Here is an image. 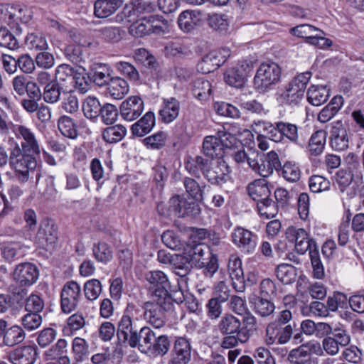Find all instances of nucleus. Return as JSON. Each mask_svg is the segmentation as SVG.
Returning <instances> with one entry per match:
<instances>
[{"mask_svg":"<svg viewBox=\"0 0 364 364\" xmlns=\"http://www.w3.org/2000/svg\"><path fill=\"white\" fill-rule=\"evenodd\" d=\"M39 153L25 151L18 144L11 150L9 156V164L16 173V176L21 182H26L28 178L30 170H33L37 165L35 158Z\"/></svg>","mask_w":364,"mask_h":364,"instance_id":"f257e3e1","label":"nucleus"},{"mask_svg":"<svg viewBox=\"0 0 364 364\" xmlns=\"http://www.w3.org/2000/svg\"><path fill=\"white\" fill-rule=\"evenodd\" d=\"M282 69L274 62L262 63L257 70L254 77L255 88L259 92H265L281 80Z\"/></svg>","mask_w":364,"mask_h":364,"instance_id":"f03ea898","label":"nucleus"},{"mask_svg":"<svg viewBox=\"0 0 364 364\" xmlns=\"http://www.w3.org/2000/svg\"><path fill=\"white\" fill-rule=\"evenodd\" d=\"M137 309L133 304H128L117 323V337L119 344H127L130 347L136 339L139 328L133 320Z\"/></svg>","mask_w":364,"mask_h":364,"instance_id":"7ed1b4c3","label":"nucleus"},{"mask_svg":"<svg viewBox=\"0 0 364 364\" xmlns=\"http://www.w3.org/2000/svg\"><path fill=\"white\" fill-rule=\"evenodd\" d=\"M154 301L145 302L143 308L144 319L156 328L163 327L166 323L165 311H170V299L159 296Z\"/></svg>","mask_w":364,"mask_h":364,"instance_id":"20e7f679","label":"nucleus"},{"mask_svg":"<svg viewBox=\"0 0 364 364\" xmlns=\"http://www.w3.org/2000/svg\"><path fill=\"white\" fill-rule=\"evenodd\" d=\"M248 164L255 172L264 178L270 176L274 170L279 171L281 168L279 156L274 151L263 154L258 161L248 159Z\"/></svg>","mask_w":364,"mask_h":364,"instance_id":"39448f33","label":"nucleus"},{"mask_svg":"<svg viewBox=\"0 0 364 364\" xmlns=\"http://www.w3.org/2000/svg\"><path fill=\"white\" fill-rule=\"evenodd\" d=\"M192 346L191 339L176 337L171 350L167 364H188L191 360Z\"/></svg>","mask_w":364,"mask_h":364,"instance_id":"423d86ee","label":"nucleus"},{"mask_svg":"<svg viewBox=\"0 0 364 364\" xmlns=\"http://www.w3.org/2000/svg\"><path fill=\"white\" fill-rule=\"evenodd\" d=\"M286 237L289 242L294 243L295 250L300 255L317 247L314 240L309 238V234L303 228L291 226L286 231Z\"/></svg>","mask_w":364,"mask_h":364,"instance_id":"0eeeda50","label":"nucleus"},{"mask_svg":"<svg viewBox=\"0 0 364 364\" xmlns=\"http://www.w3.org/2000/svg\"><path fill=\"white\" fill-rule=\"evenodd\" d=\"M296 323L281 324L276 322L269 323L266 328V343L273 344L276 341L279 344L287 343L292 336Z\"/></svg>","mask_w":364,"mask_h":364,"instance_id":"6e6552de","label":"nucleus"},{"mask_svg":"<svg viewBox=\"0 0 364 364\" xmlns=\"http://www.w3.org/2000/svg\"><path fill=\"white\" fill-rule=\"evenodd\" d=\"M230 173L228 164L220 159L215 163L209 161L208 168H206L203 177L210 184L221 186L227 182Z\"/></svg>","mask_w":364,"mask_h":364,"instance_id":"1a4fd4ad","label":"nucleus"},{"mask_svg":"<svg viewBox=\"0 0 364 364\" xmlns=\"http://www.w3.org/2000/svg\"><path fill=\"white\" fill-rule=\"evenodd\" d=\"M81 295L80 285L75 281L66 282L61 291V309L65 314L75 310Z\"/></svg>","mask_w":364,"mask_h":364,"instance_id":"9d476101","label":"nucleus"},{"mask_svg":"<svg viewBox=\"0 0 364 364\" xmlns=\"http://www.w3.org/2000/svg\"><path fill=\"white\" fill-rule=\"evenodd\" d=\"M230 55V50L227 48L213 50L202 58L198 63L197 68L203 73L214 72L225 63Z\"/></svg>","mask_w":364,"mask_h":364,"instance_id":"9b49d317","label":"nucleus"},{"mask_svg":"<svg viewBox=\"0 0 364 364\" xmlns=\"http://www.w3.org/2000/svg\"><path fill=\"white\" fill-rule=\"evenodd\" d=\"M13 277L14 281L21 288L30 287L38 280L39 271L35 264L23 262L16 267Z\"/></svg>","mask_w":364,"mask_h":364,"instance_id":"f8f14e48","label":"nucleus"},{"mask_svg":"<svg viewBox=\"0 0 364 364\" xmlns=\"http://www.w3.org/2000/svg\"><path fill=\"white\" fill-rule=\"evenodd\" d=\"M330 134V145L333 150L343 151L348 148L350 136L346 126L341 120L332 123Z\"/></svg>","mask_w":364,"mask_h":364,"instance_id":"ddd939ff","label":"nucleus"},{"mask_svg":"<svg viewBox=\"0 0 364 364\" xmlns=\"http://www.w3.org/2000/svg\"><path fill=\"white\" fill-rule=\"evenodd\" d=\"M183 252L193 267L202 269L204 261L211 257L212 251L208 246L203 244H188L184 248Z\"/></svg>","mask_w":364,"mask_h":364,"instance_id":"4468645a","label":"nucleus"},{"mask_svg":"<svg viewBox=\"0 0 364 364\" xmlns=\"http://www.w3.org/2000/svg\"><path fill=\"white\" fill-rule=\"evenodd\" d=\"M113 70L110 66L105 63H92L87 73L89 80L96 86L104 87L109 83L112 78Z\"/></svg>","mask_w":364,"mask_h":364,"instance_id":"2eb2a0df","label":"nucleus"},{"mask_svg":"<svg viewBox=\"0 0 364 364\" xmlns=\"http://www.w3.org/2000/svg\"><path fill=\"white\" fill-rule=\"evenodd\" d=\"M38 353L35 346H19L7 353V358L12 364H33Z\"/></svg>","mask_w":364,"mask_h":364,"instance_id":"dca6fc26","label":"nucleus"},{"mask_svg":"<svg viewBox=\"0 0 364 364\" xmlns=\"http://www.w3.org/2000/svg\"><path fill=\"white\" fill-rule=\"evenodd\" d=\"M232 241L238 247L252 252L256 247L257 236L247 229L237 227L232 233Z\"/></svg>","mask_w":364,"mask_h":364,"instance_id":"f3484780","label":"nucleus"},{"mask_svg":"<svg viewBox=\"0 0 364 364\" xmlns=\"http://www.w3.org/2000/svg\"><path fill=\"white\" fill-rule=\"evenodd\" d=\"M145 279L149 283L150 287L154 289L153 298H159V294H163L169 289V279L162 271H150L146 274Z\"/></svg>","mask_w":364,"mask_h":364,"instance_id":"a211bd4d","label":"nucleus"},{"mask_svg":"<svg viewBox=\"0 0 364 364\" xmlns=\"http://www.w3.org/2000/svg\"><path fill=\"white\" fill-rule=\"evenodd\" d=\"M144 110V102L138 96H132L120 105V113L123 119L132 121L138 118Z\"/></svg>","mask_w":364,"mask_h":364,"instance_id":"6ab92c4d","label":"nucleus"},{"mask_svg":"<svg viewBox=\"0 0 364 364\" xmlns=\"http://www.w3.org/2000/svg\"><path fill=\"white\" fill-rule=\"evenodd\" d=\"M218 328L223 335L248 333L245 328L242 327L240 320L231 314H225L222 316L218 324Z\"/></svg>","mask_w":364,"mask_h":364,"instance_id":"aec40b11","label":"nucleus"},{"mask_svg":"<svg viewBox=\"0 0 364 364\" xmlns=\"http://www.w3.org/2000/svg\"><path fill=\"white\" fill-rule=\"evenodd\" d=\"M156 334L149 326H144L139 328L136 339L134 338L131 348H138V349L144 353H149L151 348Z\"/></svg>","mask_w":364,"mask_h":364,"instance_id":"412c9836","label":"nucleus"},{"mask_svg":"<svg viewBox=\"0 0 364 364\" xmlns=\"http://www.w3.org/2000/svg\"><path fill=\"white\" fill-rule=\"evenodd\" d=\"M171 267L173 272L179 277L178 279V285L186 284L189 280L188 276L191 273L193 267L183 252L182 254L176 255Z\"/></svg>","mask_w":364,"mask_h":364,"instance_id":"4be33fe9","label":"nucleus"},{"mask_svg":"<svg viewBox=\"0 0 364 364\" xmlns=\"http://www.w3.org/2000/svg\"><path fill=\"white\" fill-rule=\"evenodd\" d=\"M202 15L199 11L186 10L178 18V26L184 32H191L201 24Z\"/></svg>","mask_w":364,"mask_h":364,"instance_id":"5701e85b","label":"nucleus"},{"mask_svg":"<svg viewBox=\"0 0 364 364\" xmlns=\"http://www.w3.org/2000/svg\"><path fill=\"white\" fill-rule=\"evenodd\" d=\"M179 110L180 102L177 99H164L162 107L159 112L161 122L166 124L173 122L178 116Z\"/></svg>","mask_w":364,"mask_h":364,"instance_id":"b1692460","label":"nucleus"},{"mask_svg":"<svg viewBox=\"0 0 364 364\" xmlns=\"http://www.w3.org/2000/svg\"><path fill=\"white\" fill-rule=\"evenodd\" d=\"M279 123L278 129L281 130L282 141L285 139L295 145L304 146L305 139L299 135V127L296 124L282 121Z\"/></svg>","mask_w":364,"mask_h":364,"instance_id":"393cba45","label":"nucleus"},{"mask_svg":"<svg viewBox=\"0 0 364 364\" xmlns=\"http://www.w3.org/2000/svg\"><path fill=\"white\" fill-rule=\"evenodd\" d=\"M155 125V115L152 112H146L139 121L131 127L134 136L141 137L149 133Z\"/></svg>","mask_w":364,"mask_h":364,"instance_id":"a878e982","label":"nucleus"},{"mask_svg":"<svg viewBox=\"0 0 364 364\" xmlns=\"http://www.w3.org/2000/svg\"><path fill=\"white\" fill-rule=\"evenodd\" d=\"M26 337L24 331L18 326L14 325L8 328L6 322V328L3 331L2 345L8 347H14L22 343Z\"/></svg>","mask_w":364,"mask_h":364,"instance_id":"bb28decb","label":"nucleus"},{"mask_svg":"<svg viewBox=\"0 0 364 364\" xmlns=\"http://www.w3.org/2000/svg\"><path fill=\"white\" fill-rule=\"evenodd\" d=\"M249 196L257 203L268 199L271 195L270 189L265 179L255 181L247 186Z\"/></svg>","mask_w":364,"mask_h":364,"instance_id":"cd10ccee","label":"nucleus"},{"mask_svg":"<svg viewBox=\"0 0 364 364\" xmlns=\"http://www.w3.org/2000/svg\"><path fill=\"white\" fill-rule=\"evenodd\" d=\"M11 292L12 295L0 294V313L12 312L17 308L19 302L16 299L15 295L19 296L22 299L26 294L25 289H18L15 288Z\"/></svg>","mask_w":364,"mask_h":364,"instance_id":"c85d7f7f","label":"nucleus"},{"mask_svg":"<svg viewBox=\"0 0 364 364\" xmlns=\"http://www.w3.org/2000/svg\"><path fill=\"white\" fill-rule=\"evenodd\" d=\"M16 135L21 136L24 141L21 142V149L25 151L31 153H40L39 147L33 133L23 126H18L14 130Z\"/></svg>","mask_w":364,"mask_h":364,"instance_id":"c756f323","label":"nucleus"},{"mask_svg":"<svg viewBox=\"0 0 364 364\" xmlns=\"http://www.w3.org/2000/svg\"><path fill=\"white\" fill-rule=\"evenodd\" d=\"M74 73V69L68 65H60L55 70H50L47 72V88L53 82L60 83L61 82L70 80L73 74Z\"/></svg>","mask_w":364,"mask_h":364,"instance_id":"7c9ffc66","label":"nucleus"},{"mask_svg":"<svg viewBox=\"0 0 364 364\" xmlns=\"http://www.w3.org/2000/svg\"><path fill=\"white\" fill-rule=\"evenodd\" d=\"M252 305L255 314L261 317H267L272 314L275 309V306L269 299L260 296L255 295L250 300Z\"/></svg>","mask_w":364,"mask_h":364,"instance_id":"2f4dec72","label":"nucleus"},{"mask_svg":"<svg viewBox=\"0 0 364 364\" xmlns=\"http://www.w3.org/2000/svg\"><path fill=\"white\" fill-rule=\"evenodd\" d=\"M329 95L330 89L326 85H312L307 91L308 102L314 106H320L326 102Z\"/></svg>","mask_w":364,"mask_h":364,"instance_id":"473e14b6","label":"nucleus"},{"mask_svg":"<svg viewBox=\"0 0 364 364\" xmlns=\"http://www.w3.org/2000/svg\"><path fill=\"white\" fill-rule=\"evenodd\" d=\"M343 104V99L341 96L333 97L330 102L320 111L318 114V120L321 123L328 122L338 113Z\"/></svg>","mask_w":364,"mask_h":364,"instance_id":"72a5a7b5","label":"nucleus"},{"mask_svg":"<svg viewBox=\"0 0 364 364\" xmlns=\"http://www.w3.org/2000/svg\"><path fill=\"white\" fill-rule=\"evenodd\" d=\"M203 151L206 156L212 159L221 158L224 154L223 145L216 136H207L204 138Z\"/></svg>","mask_w":364,"mask_h":364,"instance_id":"f704fd0d","label":"nucleus"},{"mask_svg":"<svg viewBox=\"0 0 364 364\" xmlns=\"http://www.w3.org/2000/svg\"><path fill=\"white\" fill-rule=\"evenodd\" d=\"M108 93L117 100L122 99L129 92L127 82L119 77H112L109 83L106 85Z\"/></svg>","mask_w":364,"mask_h":364,"instance_id":"c9c22d12","label":"nucleus"},{"mask_svg":"<svg viewBox=\"0 0 364 364\" xmlns=\"http://www.w3.org/2000/svg\"><path fill=\"white\" fill-rule=\"evenodd\" d=\"M209 161L201 156H196L194 158L191 157L185 163V168L191 175L196 178H200V172L204 175L206 168H208Z\"/></svg>","mask_w":364,"mask_h":364,"instance_id":"e433bc0d","label":"nucleus"},{"mask_svg":"<svg viewBox=\"0 0 364 364\" xmlns=\"http://www.w3.org/2000/svg\"><path fill=\"white\" fill-rule=\"evenodd\" d=\"M326 133L318 130L315 132L309 139L308 151L310 156H317L323 151L326 144Z\"/></svg>","mask_w":364,"mask_h":364,"instance_id":"4c0bfd02","label":"nucleus"},{"mask_svg":"<svg viewBox=\"0 0 364 364\" xmlns=\"http://www.w3.org/2000/svg\"><path fill=\"white\" fill-rule=\"evenodd\" d=\"M119 7L114 0H97L94 4V14L97 18H107Z\"/></svg>","mask_w":364,"mask_h":364,"instance_id":"58836bf2","label":"nucleus"},{"mask_svg":"<svg viewBox=\"0 0 364 364\" xmlns=\"http://www.w3.org/2000/svg\"><path fill=\"white\" fill-rule=\"evenodd\" d=\"M183 186L190 197L196 201L203 200L204 190L206 185L200 186L198 182L191 177H185L183 180Z\"/></svg>","mask_w":364,"mask_h":364,"instance_id":"ea45409f","label":"nucleus"},{"mask_svg":"<svg viewBox=\"0 0 364 364\" xmlns=\"http://www.w3.org/2000/svg\"><path fill=\"white\" fill-rule=\"evenodd\" d=\"M67 342L65 339H59L55 345L53 346L47 353V361H58L60 364H69V358L63 355L66 352Z\"/></svg>","mask_w":364,"mask_h":364,"instance_id":"a19ab883","label":"nucleus"},{"mask_svg":"<svg viewBox=\"0 0 364 364\" xmlns=\"http://www.w3.org/2000/svg\"><path fill=\"white\" fill-rule=\"evenodd\" d=\"M191 91L194 97L199 100H205L211 94V85L204 77H199L192 82Z\"/></svg>","mask_w":364,"mask_h":364,"instance_id":"79ce46f5","label":"nucleus"},{"mask_svg":"<svg viewBox=\"0 0 364 364\" xmlns=\"http://www.w3.org/2000/svg\"><path fill=\"white\" fill-rule=\"evenodd\" d=\"M276 276L284 284L293 283L296 278V268L289 264H281L276 268Z\"/></svg>","mask_w":364,"mask_h":364,"instance_id":"37998d69","label":"nucleus"},{"mask_svg":"<svg viewBox=\"0 0 364 364\" xmlns=\"http://www.w3.org/2000/svg\"><path fill=\"white\" fill-rule=\"evenodd\" d=\"M92 252L95 259L103 264H106L111 261L113 257V251L112 247L104 242H100L97 244H94Z\"/></svg>","mask_w":364,"mask_h":364,"instance_id":"c03bdc74","label":"nucleus"},{"mask_svg":"<svg viewBox=\"0 0 364 364\" xmlns=\"http://www.w3.org/2000/svg\"><path fill=\"white\" fill-rule=\"evenodd\" d=\"M171 347V340L167 335H156L149 353L164 356L168 353Z\"/></svg>","mask_w":364,"mask_h":364,"instance_id":"a18cd8bd","label":"nucleus"},{"mask_svg":"<svg viewBox=\"0 0 364 364\" xmlns=\"http://www.w3.org/2000/svg\"><path fill=\"white\" fill-rule=\"evenodd\" d=\"M126 133V128L121 124H117L105 129L102 132V138L107 143H116L121 141Z\"/></svg>","mask_w":364,"mask_h":364,"instance_id":"49530a36","label":"nucleus"},{"mask_svg":"<svg viewBox=\"0 0 364 364\" xmlns=\"http://www.w3.org/2000/svg\"><path fill=\"white\" fill-rule=\"evenodd\" d=\"M129 33L135 38H141L151 34L149 17L143 18L131 24L129 27Z\"/></svg>","mask_w":364,"mask_h":364,"instance_id":"de8ad7c7","label":"nucleus"},{"mask_svg":"<svg viewBox=\"0 0 364 364\" xmlns=\"http://www.w3.org/2000/svg\"><path fill=\"white\" fill-rule=\"evenodd\" d=\"M102 105L99 100L95 97H87L82 103V111L84 115L90 119H95L100 116L102 111Z\"/></svg>","mask_w":364,"mask_h":364,"instance_id":"09e8293b","label":"nucleus"},{"mask_svg":"<svg viewBox=\"0 0 364 364\" xmlns=\"http://www.w3.org/2000/svg\"><path fill=\"white\" fill-rule=\"evenodd\" d=\"M224 79L227 84L236 88H240L245 84L247 79L239 68H230L224 73Z\"/></svg>","mask_w":364,"mask_h":364,"instance_id":"8fccbe9b","label":"nucleus"},{"mask_svg":"<svg viewBox=\"0 0 364 364\" xmlns=\"http://www.w3.org/2000/svg\"><path fill=\"white\" fill-rule=\"evenodd\" d=\"M20 38L14 37L13 33L6 27L0 28V46L9 50H16L20 47Z\"/></svg>","mask_w":364,"mask_h":364,"instance_id":"3c124183","label":"nucleus"},{"mask_svg":"<svg viewBox=\"0 0 364 364\" xmlns=\"http://www.w3.org/2000/svg\"><path fill=\"white\" fill-rule=\"evenodd\" d=\"M303 97L299 92L287 85L285 90L278 95L277 100L282 105L294 106L300 102Z\"/></svg>","mask_w":364,"mask_h":364,"instance_id":"603ef678","label":"nucleus"},{"mask_svg":"<svg viewBox=\"0 0 364 364\" xmlns=\"http://www.w3.org/2000/svg\"><path fill=\"white\" fill-rule=\"evenodd\" d=\"M228 269L230 277L232 280H236L240 282H243L244 274L242 267V261L238 257L235 255H231L229 257Z\"/></svg>","mask_w":364,"mask_h":364,"instance_id":"864d4df0","label":"nucleus"},{"mask_svg":"<svg viewBox=\"0 0 364 364\" xmlns=\"http://www.w3.org/2000/svg\"><path fill=\"white\" fill-rule=\"evenodd\" d=\"M58 129L65 137L75 139L77 136V130L72 119L67 116L61 117L58 122Z\"/></svg>","mask_w":364,"mask_h":364,"instance_id":"5fc2aeb1","label":"nucleus"},{"mask_svg":"<svg viewBox=\"0 0 364 364\" xmlns=\"http://www.w3.org/2000/svg\"><path fill=\"white\" fill-rule=\"evenodd\" d=\"M257 207L259 214L267 219L272 218L278 213V205L269 198L257 203Z\"/></svg>","mask_w":364,"mask_h":364,"instance_id":"6e6d98bb","label":"nucleus"},{"mask_svg":"<svg viewBox=\"0 0 364 364\" xmlns=\"http://www.w3.org/2000/svg\"><path fill=\"white\" fill-rule=\"evenodd\" d=\"M181 285H178V281L177 282V286L171 287L170 285L169 289H167V292L164 293L163 294H159V297L161 296L163 299H170V310L173 307V301L176 304H182L186 300V294H184L182 290Z\"/></svg>","mask_w":364,"mask_h":364,"instance_id":"4d7b16f0","label":"nucleus"},{"mask_svg":"<svg viewBox=\"0 0 364 364\" xmlns=\"http://www.w3.org/2000/svg\"><path fill=\"white\" fill-rule=\"evenodd\" d=\"M208 26L221 34L226 33L228 29V22L225 15L213 14L208 18Z\"/></svg>","mask_w":364,"mask_h":364,"instance_id":"13d9d810","label":"nucleus"},{"mask_svg":"<svg viewBox=\"0 0 364 364\" xmlns=\"http://www.w3.org/2000/svg\"><path fill=\"white\" fill-rule=\"evenodd\" d=\"M311 77V72H305L296 75L294 77L287 85L292 90L299 92L302 96L304 95V92L306 85Z\"/></svg>","mask_w":364,"mask_h":364,"instance_id":"bf43d9fd","label":"nucleus"},{"mask_svg":"<svg viewBox=\"0 0 364 364\" xmlns=\"http://www.w3.org/2000/svg\"><path fill=\"white\" fill-rule=\"evenodd\" d=\"M80 70H82V72H80L78 70H75L74 73L71 77V82L73 84L74 87L77 89L80 92L85 93L90 88V84L88 82V77L85 76V69L79 66Z\"/></svg>","mask_w":364,"mask_h":364,"instance_id":"052dcab7","label":"nucleus"},{"mask_svg":"<svg viewBox=\"0 0 364 364\" xmlns=\"http://www.w3.org/2000/svg\"><path fill=\"white\" fill-rule=\"evenodd\" d=\"M167 133L163 131H159L158 132L147 136L143 139L144 145L154 149H159L165 146L167 139Z\"/></svg>","mask_w":364,"mask_h":364,"instance_id":"680f3d73","label":"nucleus"},{"mask_svg":"<svg viewBox=\"0 0 364 364\" xmlns=\"http://www.w3.org/2000/svg\"><path fill=\"white\" fill-rule=\"evenodd\" d=\"M309 256L314 277L319 279L323 278L325 275L324 267L320 258L318 247L311 249Z\"/></svg>","mask_w":364,"mask_h":364,"instance_id":"e2e57ef3","label":"nucleus"},{"mask_svg":"<svg viewBox=\"0 0 364 364\" xmlns=\"http://www.w3.org/2000/svg\"><path fill=\"white\" fill-rule=\"evenodd\" d=\"M84 292L88 300L97 299L102 293L101 282L97 279L88 280L84 285Z\"/></svg>","mask_w":364,"mask_h":364,"instance_id":"0e129e2a","label":"nucleus"},{"mask_svg":"<svg viewBox=\"0 0 364 364\" xmlns=\"http://www.w3.org/2000/svg\"><path fill=\"white\" fill-rule=\"evenodd\" d=\"M73 352L77 362L82 361L89 353L88 345L82 338L76 337L73 341Z\"/></svg>","mask_w":364,"mask_h":364,"instance_id":"69168bd1","label":"nucleus"},{"mask_svg":"<svg viewBox=\"0 0 364 364\" xmlns=\"http://www.w3.org/2000/svg\"><path fill=\"white\" fill-rule=\"evenodd\" d=\"M102 38L107 42L116 43L122 38L124 31L119 27H104L99 30Z\"/></svg>","mask_w":364,"mask_h":364,"instance_id":"338daca9","label":"nucleus"},{"mask_svg":"<svg viewBox=\"0 0 364 364\" xmlns=\"http://www.w3.org/2000/svg\"><path fill=\"white\" fill-rule=\"evenodd\" d=\"M306 348L302 344L299 348L291 350L288 355V360L292 364H304L306 363L310 356Z\"/></svg>","mask_w":364,"mask_h":364,"instance_id":"774afa93","label":"nucleus"}]
</instances>
